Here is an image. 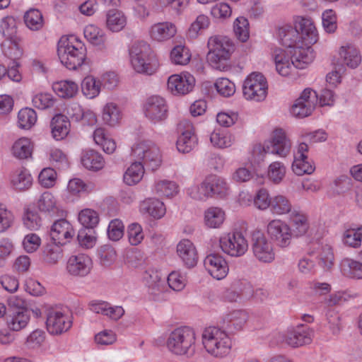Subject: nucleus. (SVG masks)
Here are the masks:
<instances>
[{"instance_id":"1","label":"nucleus","mask_w":362,"mask_h":362,"mask_svg":"<svg viewBox=\"0 0 362 362\" xmlns=\"http://www.w3.org/2000/svg\"><path fill=\"white\" fill-rule=\"evenodd\" d=\"M247 320L245 312L236 310L227 317L223 329L214 326L205 328L202 333V344L206 351L216 357L226 356L231 348L230 337L243 329Z\"/></svg>"},{"instance_id":"2","label":"nucleus","mask_w":362,"mask_h":362,"mask_svg":"<svg viewBox=\"0 0 362 362\" xmlns=\"http://www.w3.org/2000/svg\"><path fill=\"white\" fill-rule=\"evenodd\" d=\"M277 35L281 44L290 49L299 45L302 41H306L307 45H314L318 39L313 21L301 16L296 18L294 27L288 24L280 26Z\"/></svg>"},{"instance_id":"3","label":"nucleus","mask_w":362,"mask_h":362,"mask_svg":"<svg viewBox=\"0 0 362 362\" xmlns=\"http://www.w3.org/2000/svg\"><path fill=\"white\" fill-rule=\"evenodd\" d=\"M57 54L62 64L70 70L81 66L86 59V47L74 36L59 40Z\"/></svg>"},{"instance_id":"4","label":"nucleus","mask_w":362,"mask_h":362,"mask_svg":"<svg viewBox=\"0 0 362 362\" xmlns=\"http://www.w3.org/2000/svg\"><path fill=\"white\" fill-rule=\"evenodd\" d=\"M207 59L211 66L219 71L229 68L228 59L235 50L233 41L226 36H213L208 40Z\"/></svg>"},{"instance_id":"5","label":"nucleus","mask_w":362,"mask_h":362,"mask_svg":"<svg viewBox=\"0 0 362 362\" xmlns=\"http://www.w3.org/2000/svg\"><path fill=\"white\" fill-rule=\"evenodd\" d=\"M129 54L131 64L137 73L152 75L158 68V60L144 41L134 42L129 49Z\"/></svg>"},{"instance_id":"6","label":"nucleus","mask_w":362,"mask_h":362,"mask_svg":"<svg viewBox=\"0 0 362 362\" xmlns=\"http://www.w3.org/2000/svg\"><path fill=\"white\" fill-rule=\"evenodd\" d=\"M291 148V142L282 129H274L269 140L264 144H257L252 149L254 158L258 160H263L266 153L276 154L281 157H286Z\"/></svg>"},{"instance_id":"7","label":"nucleus","mask_w":362,"mask_h":362,"mask_svg":"<svg viewBox=\"0 0 362 362\" xmlns=\"http://www.w3.org/2000/svg\"><path fill=\"white\" fill-rule=\"evenodd\" d=\"M196 334L187 326L174 329L167 340L168 349L176 355L192 356L195 352Z\"/></svg>"},{"instance_id":"8","label":"nucleus","mask_w":362,"mask_h":362,"mask_svg":"<svg viewBox=\"0 0 362 362\" xmlns=\"http://www.w3.org/2000/svg\"><path fill=\"white\" fill-rule=\"evenodd\" d=\"M132 155L148 170L155 171L162 163L159 148L151 141H142L132 148Z\"/></svg>"},{"instance_id":"9","label":"nucleus","mask_w":362,"mask_h":362,"mask_svg":"<svg viewBox=\"0 0 362 362\" xmlns=\"http://www.w3.org/2000/svg\"><path fill=\"white\" fill-rule=\"evenodd\" d=\"M229 193V186L226 180L216 175H209L197 187L195 199L203 200L208 197L224 198Z\"/></svg>"},{"instance_id":"10","label":"nucleus","mask_w":362,"mask_h":362,"mask_svg":"<svg viewBox=\"0 0 362 362\" xmlns=\"http://www.w3.org/2000/svg\"><path fill=\"white\" fill-rule=\"evenodd\" d=\"M267 82L261 73L253 72L245 80L243 92L247 100L262 101L267 94Z\"/></svg>"},{"instance_id":"11","label":"nucleus","mask_w":362,"mask_h":362,"mask_svg":"<svg viewBox=\"0 0 362 362\" xmlns=\"http://www.w3.org/2000/svg\"><path fill=\"white\" fill-rule=\"evenodd\" d=\"M318 101V95L311 88H305L291 107V113L296 117L311 115Z\"/></svg>"},{"instance_id":"12","label":"nucleus","mask_w":362,"mask_h":362,"mask_svg":"<svg viewBox=\"0 0 362 362\" xmlns=\"http://www.w3.org/2000/svg\"><path fill=\"white\" fill-rule=\"evenodd\" d=\"M46 326L52 334H60L70 329L72 322L70 317L62 310L50 308L46 310Z\"/></svg>"},{"instance_id":"13","label":"nucleus","mask_w":362,"mask_h":362,"mask_svg":"<svg viewBox=\"0 0 362 362\" xmlns=\"http://www.w3.org/2000/svg\"><path fill=\"white\" fill-rule=\"evenodd\" d=\"M219 243L223 252L233 257L244 255L248 247L247 240L240 232L228 233L221 237Z\"/></svg>"},{"instance_id":"14","label":"nucleus","mask_w":362,"mask_h":362,"mask_svg":"<svg viewBox=\"0 0 362 362\" xmlns=\"http://www.w3.org/2000/svg\"><path fill=\"white\" fill-rule=\"evenodd\" d=\"M177 129L180 133L176 144L177 150L182 153L190 152L198 144L192 124L188 120H182L178 124Z\"/></svg>"},{"instance_id":"15","label":"nucleus","mask_w":362,"mask_h":362,"mask_svg":"<svg viewBox=\"0 0 362 362\" xmlns=\"http://www.w3.org/2000/svg\"><path fill=\"white\" fill-rule=\"evenodd\" d=\"M252 249L255 257L261 262H270L274 259L272 244L259 230L252 233Z\"/></svg>"},{"instance_id":"16","label":"nucleus","mask_w":362,"mask_h":362,"mask_svg":"<svg viewBox=\"0 0 362 362\" xmlns=\"http://www.w3.org/2000/svg\"><path fill=\"white\" fill-rule=\"evenodd\" d=\"M144 113L146 117L154 123L165 119L168 116L166 101L158 95L148 98L144 105Z\"/></svg>"},{"instance_id":"17","label":"nucleus","mask_w":362,"mask_h":362,"mask_svg":"<svg viewBox=\"0 0 362 362\" xmlns=\"http://www.w3.org/2000/svg\"><path fill=\"white\" fill-rule=\"evenodd\" d=\"M267 233L277 245L286 247L291 243V228L280 220H273L267 225Z\"/></svg>"},{"instance_id":"18","label":"nucleus","mask_w":362,"mask_h":362,"mask_svg":"<svg viewBox=\"0 0 362 362\" xmlns=\"http://www.w3.org/2000/svg\"><path fill=\"white\" fill-rule=\"evenodd\" d=\"M194 85V77L188 73L172 75L168 80V88L175 95H184L190 93Z\"/></svg>"},{"instance_id":"19","label":"nucleus","mask_w":362,"mask_h":362,"mask_svg":"<svg viewBox=\"0 0 362 362\" xmlns=\"http://www.w3.org/2000/svg\"><path fill=\"white\" fill-rule=\"evenodd\" d=\"M311 45H307L306 41H302L291 48L289 52L291 54V64L294 67L302 69L313 62L315 56Z\"/></svg>"},{"instance_id":"20","label":"nucleus","mask_w":362,"mask_h":362,"mask_svg":"<svg viewBox=\"0 0 362 362\" xmlns=\"http://www.w3.org/2000/svg\"><path fill=\"white\" fill-rule=\"evenodd\" d=\"M50 235L55 243L63 245L72 239L74 235V230L67 220L62 218L53 223Z\"/></svg>"},{"instance_id":"21","label":"nucleus","mask_w":362,"mask_h":362,"mask_svg":"<svg viewBox=\"0 0 362 362\" xmlns=\"http://www.w3.org/2000/svg\"><path fill=\"white\" fill-rule=\"evenodd\" d=\"M312 335L313 331L308 327L301 325L295 329L288 330L285 334L284 340L288 345L298 347L310 344L312 341Z\"/></svg>"},{"instance_id":"22","label":"nucleus","mask_w":362,"mask_h":362,"mask_svg":"<svg viewBox=\"0 0 362 362\" xmlns=\"http://www.w3.org/2000/svg\"><path fill=\"white\" fill-rule=\"evenodd\" d=\"M204 266L209 273L218 280L225 278L228 272L226 261L219 255L210 254L204 259Z\"/></svg>"},{"instance_id":"23","label":"nucleus","mask_w":362,"mask_h":362,"mask_svg":"<svg viewBox=\"0 0 362 362\" xmlns=\"http://www.w3.org/2000/svg\"><path fill=\"white\" fill-rule=\"evenodd\" d=\"M91 260L85 255L71 256L66 265L68 272L75 276H85L90 271Z\"/></svg>"},{"instance_id":"24","label":"nucleus","mask_w":362,"mask_h":362,"mask_svg":"<svg viewBox=\"0 0 362 362\" xmlns=\"http://www.w3.org/2000/svg\"><path fill=\"white\" fill-rule=\"evenodd\" d=\"M177 253L187 267L192 268L196 266L198 254L194 245L189 240L183 239L177 244Z\"/></svg>"},{"instance_id":"25","label":"nucleus","mask_w":362,"mask_h":362,"mask_svg":"<svg viewBox=\"0 0 362 362\" xmlns=\"http://www.w3.org/2000/svg\"><path fill=\"white\" fill-rule=\"evenodd\" d=\"M52 137L57 141L64 139L69 133L71 123L69 118L62 114L54 115L50 122Z\"/></svg>"},{"instance_id":"26","label":"nucleus","mask_w":362,"mask_h":362,"mask_svg":"<svg viewBox=\"0 0 362 362\" xmlns=\"http://www.w3.org/2000/svg\"><path fill=\"white\" fill-rule=\"evenodd\" d=\"M339 54L341 64L349 68L355 69L361 62L360 52L354 45L346 44L341 46Z\"/></svg>"},{"instance_id":"27","label":"nucleus","mask_w":362,"mask_h":362,"mask_svg":"<svg viewBox=\"0 0 362 362\" xmlns=\"http://www.w3.org/2000/svg\"><path fill=\"white\" fill-rule=\"evenodd\" d=\"M143 278L151 295L156 296L164 291L165 281L162 280L161 276L158 271L151 269L146 270Z\"/></svg>"},{"instance_id":"28","label":"nucleus","mask_w":362,"mask_h":362,"mask_svg":"<svg viewBox=\"0 0 362 362\" xmlns=\"http://www.w3.org/2000/svg\"><path fill=\"white\" fill-rule=\"evenodd\" d=\"M30 320L28 310H15L6 317L8 327L13 331H20L26 327Z\"/></svg>"},{"instance_id":"29","label":"nucleus","mask_w":362,"mask_h":362,"mask_svg":"<svg viewBox=\"0 0 362 362\" xmlns=\"http://www.w3.org/2000/svg\"><path fill=\"white\" fill-rule=\"evenodd\" d=\"M176 33L174 24L168 22L159 23L153 25L151 29V37L157 41H163L173 37Z\"/></svg>"},{"instance_id":"30","label":"nucleus","mask_w":362,"mask_h":362,"mask_svg":"<svg viewBox=\"0 0 362 362\" xmlns=\"http://www.w3.org/2000/svg\"><path fill=\"white\" fill-rule=\"evenodd\" d=\"M11 182L15 189L25 190L32 185L33 178L26 168H21L13 173L11 177Z\"/></svg>"},{"instance_id":"31","label":"nucleus","mask_w":362,"mask_h":362,"mask_svg":"<svg viewBox=\"0 0 362 362\" xmlns=\"http://www.w3.org/2000/svg\"><path fill=\"white\" fill-rule=\"evenodd\" d=\"M81 163L87 169L98 171L103 168L105 160L98 152L94 150H88L83 153Z\"/></svg>"},{"instance_id":"32","label":"nucleus","mask_w":362,"mask_h":362,"mask_svg":"<svg viewBox=\"0 0 362 362\" xmlns=\"http://www.w3.org/2000/svg\"><path fill=\"white\" fill-rule=\"evenodd\" d=\"M141 211L148 214L154 218H162L166 211L164 204L157 199L144 200L140 206Z\"/></svg>"},{"instance_id":"33","label":"nucleus","mask_w":362,"mask_h":362,"mask_svg":"<svg viewBox=\"0 0 362 362\" xmlns=\"http://www.w3.org/2000/svg\"><path fill=\"white\" fill-rule=\"evenodd\" d=\"M342 274L349 278L362 279V263L350 258H344L340 263Z\"/></svg>"},{"instance_id":"34","label":"nucleus","mask_w":362,"mask_h":362,"mask_svg":"<svg viewBox=\"0 0 362 362\" xmlns=\"http://www.w3.org/2000/svg\"><path fill=\"white\" fill-rule=\"evenodd\" d=\"M33 146L30 140L28 138H21L13 144L12 152L13 156L19 159H26L31 157Z\"/></svg>"},{"instance_id":"35","label":"nucleus","mask_w":362,"mask_h":362,"mask_svg":"<svg viewBox=\"0 0 362 362\" xmlns=\"http://www.w3.org/2000/svg\"><path fill=\"white\" fill-rule=\"evenodd\" d=\"M53 90L59 97L70 98L74 97L78 92V85L71 81H61L55 82L52 85Z\"/></svg>"},{"instance_id":"36","label":"nucleus","mask_w":362,"mask_h":362,"mask_svg":"<svg viewBox=\"0 0 362 362\" xmlns=\"http://www.w3.org/2000/svg\"><path fill=\"white\" fill-rule=\"evenodd\" d=\"M126 24V18L120 11L109 10L106 14V25L112 32L121 30Z\"/></svg>"},{"instance_id":"37","label":"nucleus","mask_w":362,"mask_h":362,"mask_svg":"<svg viewBox=\"0 0 362 362\" xmlns=\"http://www.w3.org/2000/svg\"><path fill=\"white\" fill-rule=\"evenodd\" d=\"M144 167L140 161L136 160L126 170L124 175V182L128 185L138 183L143 177Z\"/></svg>"},{"instance_id":"38","label":"nucleus","mask_w":362,"mask_h":362,"mask_svg":"<svg viewBox=\"0 0 362 362\" xmlns=\"http://www.w3.org/2000/svg\"><path fill=\"white\" fill-rule=\"evenodd\" d=\"M291 222L292 236H302L307 233L309 226L304 214L293 212L291 216Z\"/></svg>"},{"instance_id":"39","label":"nucleus","mask_w":362,"mask_h":362,"mask_svg":"<svg viewBox=\"0 0 362 362\" xmlns=\"http://www.w3.org/2000/svg\"><path fill=\"white\" fill-rule=\"evenodd\" d=\"M60 244H47L43 247L42 259L48 264H57L63 257L62 250Z\"/></svg>"},{"instance_id":"40","label":"nucleus","mask_w":362,"mask_h":362,"mask_svg":"<svg viewBox=\"0 0 362 362\" xmlns=\"http://www.w3.org/2000/svg\"><path fill=\"white\" fill-rule=\"evenodd\" d=\"M224 218L225 214L220 208L211 207L205 212V223L209 228H218L223 223Z\"/></svg>"},{"instance_id":"41","label":"nucleus","mask_w":362,"mask_h":362,"mask_svg":"<svg viewBox=\"0 0 362 362\" xmlns=\"http://www.w3.org/2000/svg\"><path fill=\"white\" fill-rule=\"evenodd\" d=\"M78 221L86 229H93L99 223L97 211L90 209H84L78 214Z\"/></svg>"},{"instance_id":"42","label":"nucleus","mask_w":362,"mask_h":362,"mask_svg":"<svg viewBox=\"0 0 362 362\" xmlns=\"http://www.w3.org/2000/svg\"><path fill=\"white\" fill-rule=\"evenodd\" d=\"M24 21L27 27L32 30H39L44 25L42 13L35 8H31L25 13Z\"/></svg>"},{"instance_id":"43","label":"nucleus","mask_w":362,"mask_h":362,"mask_svg":"<svg viewBox=\"0 0 362 362\" xmlns=\"http://www.w3.org/2000/svg\"><path fill=\"white\" fill-rule=\"evenodd\" d=\"M37 121V114L32 108H23L18 114V124L21 129L31 128Z\"/></svg>"},{"instance_id":"44","label":"nucleus","mask_w":362,"mask_h":362,"mask_svg":"<svg viewBox=\"0 0 362 362\" xmlns=\"http://www.w3.org/2000/svg\"><path fill=\"white\" fill-rule=\"evenodd\" d=\"M102 117L104 122L109 126L116 125L121 119L118 107L112 103L106 104L103 107Z\"/></svg>"},{"instance_id":"45","label":"nucleus","mask_w":362,"mask_h":362,"mask_svg":"<svg viewBox=\"0 0 362 362\" xmlns=\"http://www.w3.org/2000/svg\"><path fill=\"white\" fill-rule=\"evenodd\" d=\"M84 37L92 44L100 45L106 42V37L102 30L94 25H88L84 28Z\"/></svg>"},{"instance_id":"46","label":"nucleus","mask_w":362,"mask_h":362,"mask_svg":"<svg viewBox=\"0 0 362 362\" xmlns=\"http://www.w3.org/2000/svg\"><path fill=\"white\" fill-rule=\"evenodd\" d=\"M95 188V185L92 182H84L79 178H74L69 180L67 186L69 192L74 194H78L81 193H89Z\"/></svg>"},{"instance_id":"47","label":"nucleus","mask_w":362,"mask_h":362,"mask_svg":"<svg viewBox=\"0 0 362 362\" xmlns=\"http://www.w3.org/2000/svg\"><path fill=\"white\" fill-rule=\"evenodd\" d=\"M271 210L274 214H285L291 211V204L286 197L277 195L272 198Z\"/></svg>"},{"instance_id":"48","label":"nucleus","mask_w":362,"mask_h":362,"mask_svg":"<svg viewBox=\"0 0 362 362\" xmlns=\"http://www.w3.org/2000/svg\"><path fill=\"white\" fill-rule=\"evenodd\" d=\"M233 30L235 36L240 42H246L250 36L247 19L244 17L237 18L234 22Z\"/></svg>"},{"instance_id":"49","label":"nucleus","mask_w":362,"mask_h":362,"mask_svg":"<svg viewBox=\"0 0 362 362\" xmlns=\"http://www.w3.org/2000/svg\"><path fill=\"white\" fill-rule=\"evenodd\" d=\"M83 93L89 98H93L100 93V86L98 81L92 77H86L81 83Z\"/></svg>"},{"instance_id":"50","label":"nucleus","mask_w":362,"mask_h":362,"mask_svg":"<svg viewBox=\"0 0 362 362\" xmlns=\"http://www.w3.org/2000/svg\"><path fill=\"white\" fill-rule=\"evenodd\" d=\"M0 32L3 36L11 41H14L17 33V28L14 18L6 17L0 24Z\"/></svg>"},{"instance_id":"51","label":"nucleus","mask_w":362,"mask_h":362,"mask_svg":"<svg viewBox=\"0 0 362 362\" xmlns=\"http://www.w3.org/2000/svg\"><path fill=\"white\" fill-rule=\"evenodd\" d=\"M73 110L76 111V113L72 114V117H74L76 121L81 120L83 124L86 125H94L96 123V116L92 111H84L78 105H75Z\"/></svg>"},{"instance_id":"52","label":"nucleus","mask_w":362,"mask_h":362,"mask_svg":"<svg viewBox=\"0 0 362 362\" xmlns=\"http://www.w3.org/2000/svg\"><path fill=\"white\" fill-rule=\"evenodd\" d=\"M344 241L354 247L360 246L362 241V226L346 230L344 234Z\"/></svg>"},{"instance_id":"53","label":"nucleus","mask_w":362,"mask_h":362,"mask_svg":"<svg viewBox=\"0 0 362 362\" xmlns=\"http://www.w3.org/2000/svg\"><path fill=\"white\" fill-rule=\"evenodd\" d=\"M170 57L175 64L185 65L189 62L191 55L184 46H176L171 51Z\"/></svg>"},{"instance_id":"54","label":"nucleus","mask_w":362,"mask_h":362,"mask_svg":"<svg viewBox=\"0 0 362 362\" xmlns=\"http://www.w3.org/2000/svg\"><path fill=\"white\" fill-rule=\"evenodd\" d=\"M217 92L223 97H230L235 92V84L226 78H220L214 84Z\"/></svg>"},{"instance_id":"55","label":"nucleus","mask_w":362,"mask_h":362,"mask_svg":"<svg viewBox=\"0 0 362 362\" xmlns=\"http://www.w3.org/2000/svg\"><path fill=\"white\" fill-rule=\"evenodd\" d=\"M155 190L159 196L172 197L177 192L175 182L168 180H160L155 185Z\"/></svg>"},{"instance_id":"56","label":"nucleus","mask_w":362,"mask_h":362,"mask_svg":"<svg viewBox=\"0 0 362 362\" xmlns=\"http://www.w3.org/2000/svg\"><path fill=\"white\" fill-rule=\"evenodd\" d=\"M293 171L297 175L311 174L315 170V167L308 161V157L294 158L292 164Z\"/></svg>"},{"instance_id":"57","label":"nucleus","mask_w":362,"mask_h":362,"mask_svg":"<svg viewBox=\"0 0 362 362\" xmlns=\"http://www.w3.org/2000/svg\"><path fill=\"white\" fill-rule=\"evenodd\" d=\"M279 53L274 55V62L276 64V69L281 76H288L291 72L292 64L286 59L282 50H279Z\"/></svg>"},{"instance_id":"58","label":"nucleus","mask_w":362,"mask_h":362,"mask_svg":"<svg viewBox=\"0 0 362 362\" xmlns=\"http://www.w3.org/2000/svg\"><path fill=\"white\" fill-rule=\"evenodd\" d=\"M37 207L41 211L50 212L56 207V201L52 193L44 192L37 202Z\"/></svg>"},{"instance_id":"59","label":"nucleus","mask_w":362,"mask_h":362,"mask_svg":"<svg viewBox=\"0 0 362 362\" xmlns=\"http://www.w3.org/2000/svg\"><path fill=\"white\" fill-rule=\"evenodd\" d=\"M286 168L280 162H274L270 164L268 170V176L275 183L280 182L285 176Z\"/></svg>"},{"instance_id":"60","label":"nucleus","mask_w":362,"mask_h":362,"mask_svg":"<svg viewBox=\"0 0 362 362\" xmlns=\"http://www.w3.org/2000/svg\"><path fill=\"white\" fill-rule=\"evenodd\" d=\"M33 105L40 110L52 107L54 104V99L51 94L39 93L33 98Z\"/></svg>"},{"instance_id":"61","label":"nucleus","mask_w":362,"mask_h":362,"mask_svg":"<svg viewBox=\"0 0 362 362\" xmlns=\"http://www.w3.org/2000/svg\"><path fill=\"white\" fill-rule=\"evenodd\" d=\"M319 264L325 269H329L334 264V254L332 249L329 245L322 247L319 255Z\"/></svg>"},{"instance_id":"62","label":"nucleus","mask_w":362,"mask_h":362,"mask_svg":"<svg viewBox=\"0 0 362 362\" xmlns=\"http://www.w3.org/2000/svg\"><path fill=\"white\" fill-rule=\"evenodd\" d=\"M124 234V226L121 221L118 219L112 220L107 228V235L110 240H119Z\"/></svg>"},{"instance_id":"63","label":"nucleus","mask_w":362,"mask_h":362,"mask_svg":"<svg viewBox=\"0 0 362 362\" xmlns=\"http://www.w3.org/2000/svg\"><path fill=\"white\" fill-rule=\"evenodd\" d=\"M56 172L51 168H44L38 176V180L42 186L49 188L54 185Z\"/></svg>"},{"instance_id":"64","label":"nucleus","mask_w":362,"mask_h":362,"mask_svg":"<svg viewBox=\"0 0 362 362\" xmlns=\"http://www.w3.org/2000/svg\"><path fill=\"white\" fill-rule=\"evenodd\" d=\"M25 226L31 230H35L40 228L42 220L37 213L27 211L23 216Z\"/></svg>"}]
</instances>
